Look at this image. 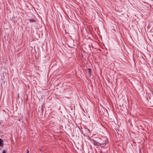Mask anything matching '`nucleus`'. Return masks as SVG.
<instances>
[{
    "mask_svg": "<svg viewBox=\"0 0 153 153\" xmlns=\"http://www.w3.org/2000/svg\"><path fill=\"white\" fill-rule=\"evenodd\" d=\"M2 153H5V150H4L3 151Z\"/></svg>",
    "mask_w": 153,
    "mask_h": 153,
    "instance_id": "20e7f679",
    "label": "nucleus"
},
{
    "mask_svg": "<svg viewBox=\"0 0 153 153\" xmlns=\"http://www.w3.org/2000/svg\"><path fill=\"white\" fill-rule=\"evenodd\" d=\"M87 72L90 76H91V70L90 68H88L87 70Z\"/></svg>",
    "mask_w": 153,
    "mask_h": 153,
    "instance_id": "f257e3e1",
    "label": "nucleus"
},
{
    "mask_svg": "<svg viewBox=\"0 0 153 153\" xmlns=\"http://www.w3.org/2000/svg\"><path fill=\"white\" fill-rule=\"evenodd\" d=\"M101 144H102L103 145H105V143H101Z\"/></svg>",
    "mask_w": 153,
    "mask_h": 153,
    "instance_id": "423d86ee",
    "label": "nucleus"
},
{
    "mask_svg": "<svg viewBox=\"0 0 153 153\" xmlns=\"http://www.w3.org/2000/svg\"><path fill=\"white\" fill-rule=\"evenodd\" d=\"M3 145V140L1 138H0V146H2Z\"/></svg>",
    "mask_w": 153,
    "mask_h": 153,
    "instance_id": "f03ea898",
    "label": "nucleus"
},
{
    "mask_svg": "<svg viewBox=\"0 0 153 153\" xmlns=\"http://www.w3.org/2000/svg\"><path fill=\"white\" fill-rule=\"evenodd\" d=\"M29 21L30 22H34L35 21V20L33 19H29Z\"/></svg>",
    "mask_w": 153,
    "mask_h": 153,
    "instance_id": "7ed1b4c3",
    "label": "nucleus"
},
{
    "mask_svg": "<svg viewBox=\"0 0 153 153\" xmlns=\"http://www.w3.org/2000/svg\"><path fill=\"white\" fill-rule=\"evenodd\" d=\"M27 153H29V151L28 150H27Z\"/></svg>",
    "mask_w": 153,
    "mask_h": 153,
    "instance_id": "39448f33",
    "label": "nucleus"
}]
</instances>
